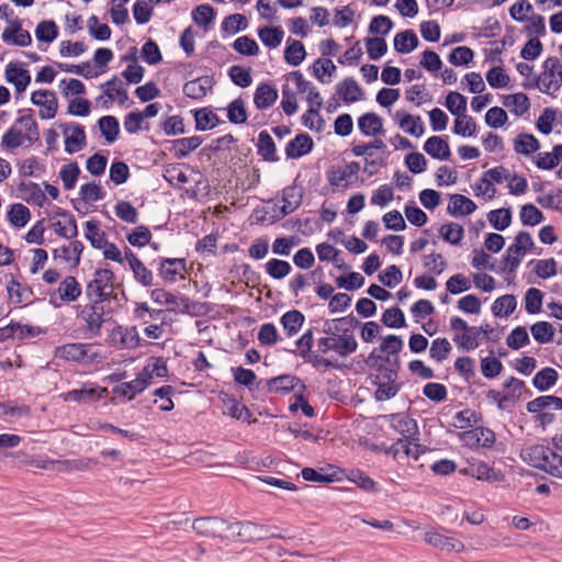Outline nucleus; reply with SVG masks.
Instances as JSON below:
<instances>
[{"label": "nucleus", "instance_id": "f257e3e1", "mask_svg": "<svg viewBox=\"0 0 562 562\" xmlns=\"http://www.w3.org/2000/svg\"><path fill=\"white\" fill-rule=\"evenodd\" d=\"M193 530L200 536L223 540L258 541L271 537L269 529L251 521L229 522L217 517L195 519Z\"/></svg>", "mask_w": 562, "mask_h": 562}, {"label": "nucleus", "instance_id": "f03ea898", "mask_svg": "<svg viewBox=\"0 0 562 562\" xmlns=\"http://www.w3.org/2000/svg\"><path fill=\"white\" fill-rule=\"evenodd\" d=\"M345 318H337L324 324L323 331L326 337L317 340L318 351L326 353L330 350L345 358L357 350L358 342L353 331L346 325Z\"/></svg>", "mask_w": 562, "mask_h": 562}, {"label": "nucleus", "instance_id": "7ed1b4c3", "mask_svg": "<svg viewBox=\"0 0 562 562\" xmlns=\"http://www.w3.org/2000/svg\"><path fill=\"white\" fill-rule=\"evenodd\" d=\"M525 462L552 476L562 479V457L544 445H532L521 450Z\"/></svg>", "mask_w": 562, "mask_h": 562}, {"label": "nucleus", "instance_id": "20e7f679", "mask_svg": "<svg viewBox=\"0 0 562 562\" xmlns=\"http://www.w3.org/2000/svg\"><path fill=\"white\" fill-rule=\"evenodd\" d=\"M55 357L79 362L82 360L99 361L103 358L100 348L94 344H66L55 349Z\"/></svg>", "mask_w": 562, "mask_h": 562}, {"label": "nucleus", "instance_id": "39448f33", "mask_svg": "<svg viewBox=\"0 0 562 562\" xmlns=\"http://www.w3.org/2000/svg\"><path fill=\"white\" fill-rule=\"evenodd\" d=\"M537 85L540 91L547 94L559 91L562 86V64L557 57H549L543 61Z\"/></svg>", "mask_w": 562, "mask_h": 562}, {"label": "nucleus", "instance_id": "423d86ee", "mask_svg": "<svg viewBox=\"0 0 562 562\" xmlns=\"http://www.w3.org/2000/svg\"><path fill=\"white\" fill-rule=\"evenodd\" d=\"M114 290V273L110 269H98L87 284L86 294L91 301L103 302Z\"/></svg>", "mask_w": 562, "mask_h": 562}, {"label": "nucleus", "instance_id": "0eeeda50", "mask_svg": "<svg viewBox=\"0 0 562 562\" xmlns=\"http://www.w3.org/2000/svg\"><path fill=\"white\" fill-rule=\"evenodd\" d=\"M373 383L376 385L374 397L378 401L394 397L401 389V383L397 382V371L384 366L379 367Z\"/></svg>", "mask_w": 562, "mask_h": 562}, {"label": "nucleus", "instance_id": "6e6552de", "mask_svg": "<svg viewBox=\"0 0 562 562\" xmlns=\"http://www.w3.org/2000/svg\"><path fill=\"white\" fill-rule=\"evenodd\" d=\"M535 246L531 235L527 232H519L506 250L505 262L509 268V271H515L521 262V259L526 252L532 249Z\"/></svg>", "mask_w": 562, "mask_h": 562}, {"label": "nucleus", "instance_id": "1a4fd4ad", "mask_svg": "<svg viewBox=\"0 0 562 562\" xmlns=\"http://www.w3.org/2000/svg\"><path fill=\"white\" fill-rule=\"evenodd\" d=\"M106 394V387H101L94 383H85L80 389L70 390L60 396L65 402L90 404L102 400Z\"/></svg>", "mask_w": 562, "mask_h": 562}, {"label": "nucleus", "instance_id": "9d476101", "mask_svg": "<svg viewBox=\"0 0 562 562\" xmlns=\"http://www.w3.org/2000/svg\"><path fill=\"white\" fill-rule=\"evenodd\" d=\"M59 127L65 138V150L68 154L80 151L86 146V133L83 126L78 123H64Z\"/></svg>", "mask_w": 562, "mask_h": 562}, {"label": "nucleus", "instance_id": "9b49d317", "mask_svg": "<svg viewBox=\"0 0 562 562\" xmlns=\"http://www.w3.org/2000/svg\"><path fill=\"white\" fill-rule=\"evenodd\" d=\"M460 439L473 448H492L496 441L495 432L485 427H476L459 434Z\"/></svg>", "mask_w": 562, "mask_h": 562}, {"label": "nucleus", "instance_id": "f8f14e48", "mask_svg": "<svg viewBox=\"0 0 562 562\" xmlns=\"http://www.w3.org/2000/svg\"><path fill=\"white\" fill-rule=\"evenodd\" d=\"M31 102L40 108V116L44 120L53 119L58 110L55 92L50 90H37L31 95Z\"/></svg>", "mask_w": 562, "mask_h": 562}, {"label": "nucleus", "instance_id": "ddd939ff", "mask_svg": "<svg viewBox=\"0 0 562 562\" xmlns=\"http://www.w3.org/2000/svg\"><path fill=\"white\" fill-rule=\"evenodd\" d=\"M424 541L441 551L462 552L464 543L456 537L445 536L438 531H428L424 535Z\"/></svg>", "mask_w": 562, "mask_h": 562}, {"label": "nucleus", "instance_id": "4468645a", "mask_svg": "<svg viewBox=\"0 0 562 562\" xmlns=\"http://www.w3.org/2000/svg\"><path fill=\"white\" fill-rule=\"evenodd\" d=\"M4 77L9 83L14 86L18 94L24 92L31 82L30 71L18 61H11L7 65Z\"/></svg>", "mask_w": 562, "mask_h": 562}, {"label": "nucleus", "instance_id": "2eb2a0df", "mask_svg": "<svg viewBox=\"0 0 562 562\" xmlns=\"http://www.w3.org/2000/svg\"><path fill=\"white\" fill-rule=\"evenodd\" d=\"M125 259L133 271L134 279L142 285L148 288L154 284L153 272L144 265V262L130 249H125Z\"/></svg>", "mask_w": 562, "mask_h": 562}, {"label": "nucleus", "instance_id": "dca6fc26", "mask_svg": "<svg viewBox=\"0 0 562 562\" xmlns=\"http://www.w3.org/2000/svg\"><path fill=\"white\" fill-rule=\"evenodd\" d=\"M111 341L119 348L134 349L140 345L136 327H115L111 333Z\"/></svg>", "mask_w": 562, "mask_h": 562}, {"label": "nucleus", "instance_id": "f3484780", "mask_svg": "<svg viewBox=\"0 0 562 562\" xmlns=\"http://www.w3.org/2000/svg\"><path fill=\"white\" fill-rule=\"evenodd\" d=\"M387 420L390 426L406 439H415L418 435L417 423L404 413L392 414Z\"/></svg>", "mask_w": 562, "mask_h": 562}, {"label": "nucleus", "instance_id": "a211bd4d", "mask_svg": "<svg viewBox=\"0 0 562 562\" xmlns=\"http://www.w3.org/2000/svg\"><path fill=\"white\" fill-rule=\"evenodd\" d=\"M394 120L403 132L412 136L420 137L425 133L420 116L408 114L405 111H396Z\"/></svg>", "mask_w": 562, "mask_h": 562}, {"label": "nucleus", "instance_id": "6ab92c4d", "mask_svg": "<svg viewBox=\"0 0 562 562\" xmlns=\"http://www.w3.org/2000/svg\"><path fill=\"white\" fill-rule=\"evenodd\" d=\"M99 303L93 301V303L83 306L80 312V317L86 323L88 330L94 335L99 334L104 322L103 307Z\"/></svg>", "mask_w": 562, "mask_h": 562}, {"label": "nucleus", "instance_id": "aec40b11", "mask_svg": "<svg viewBox=\"0 0 562 562\" xmlns=\"http://www.w3.org/2000/svg\"><path fill=\"white\" fill-rule=\"evenodd\" d=\"M148 386V373L139 372L133 381L121 383L113 387V392L120 396L133 400Z\"/></svg>", "mask_w": 562, "mask_h": 562}, {"label": "nucleus", "instance_id": "412c9836", "mask_svg": "<svg viewBox=\"0 0 562 562\" xmlns=\"http://www.w3.org/2000/svg\"><path fill=\"white\" fill-rule=\"evenodd\" d=\"M101 89L104 93V104L117 102L124 104L128 100L127 90L123 87V83L117 77H113L109 81L101 85Z\"/></svg>", "mask_w": 562, "mask_h": 562}, {"label": "nucleus", "instance_id": "4be33fe9", "mask_svg": "<svg viewBox=\"0 0 562 562\" xmlns=\"http://www.w3.org/2000/svg\"><path fill=\"white\" fill-rule=\"evenodd\" d=\"M297 385L303 387L300 379L294 375L283 374L272 379L265 380V387L270 393H289L293 391Z\"/></svg>", "mask_w": 562, "mask_h": 562}, {"label": "nucleus", "instance_id": "5701e85b", "mask_svg": "<svg viewBox=\"0 0 562 562\" xmlns=\"http://www.w3.org/2000/svg\"><path fill=\"white\" fill-rule=\"evenodd\" d=\"M2 41L16 46H29L32 43L31 34L21 27V24L12 22L2 33Z\"/></svg>", "mask_w": 562, "mask_h": 562}, {"label": "nucleus", "instance_id": "b1692460", "mask_svg": "<svg viewBox=\"0 0 562 562\" xmlns=\"http://www.w3.org/2000/svg\"><path fill=\"white\" fill-rule=\"evenodd\" d=\"M336 92L346 103H355L363 97L361 88L353 78H346L337 83Z\"/></svg>", "mask_w": 562, "mask_h": 562}, {"label": "nucleus", "instance_id": "393cba45", "mask_svg": "<svg viewBox=\"0 0 562 562\" xmlns=\"http://www.w3.org/2000/svg\"><path fill=\"white\" fill-rule=\"evenodd\" d=\"M302 189L290 186L282 191V205L280 207L283 216L293 213L302 203Z\"/></svg>", "mask_w": 562, "mask_h": 562}, {"label": "nucleus", "instance_id": "a878e982", "mask_svg": "<svg viewBox=\"0 0 562 562\" xmlns=\"http://www.w3.org/2000/svg\"><path fill=\"white\" fill-rule=\"evenodd\" d=\"M358 128L366 136H376L383 133V121L376 113L368 112L358 119Z\"/></svg>", "mask_w": 562, "mask_h": 562}, {"label": "nucleus", "instance_id": "bb28decb", "mask_svg": "<svg viewBox=\"0 0 562 562\" xmlns=\"http://www.w3.org/2000/svg\"><path fill=\"white\" fill-rule=\"evenodd\" d=\"M82 289L72 276L66 277L58 285L57 294L61 302H75L81 295Z\"/></svg>", "mask_w": 562, "mask_h": 562}, {"label": "nucleus", "instance_id": "cd10ccee", "mask_svg": "<svg viewBox=\"0 0 562 562\" xmlns=\"http://www.w3.org/2000/svg\"><path fill=\"white\" fill-rule=\"evenodd\" d=\"M9 300L12 304H29L33 301V292L27 285H23L11 279L7 285Z\"/></svg>", "mask_w": 562, "mask_h": 562}, {"label": "nucleus", "instance_id": "c85d7f7f", "mask_svg": "<svg viewBox=\"0 0 562 562\" xmlns=\"http://www.w3.org/2000/svg\"><path fill=\"white\" fill-rule=\"evenodd\" d=\"M60 218L54 220L52 226L54 232L65 238H74L78 235V228L75 217L67 213L61 212Z\"/></svg>", "mask_w": 562, "mask_h": 562}, {"label": "nucleus", "instance_id": "c756f323", "mask_svg": "<svg viewBox=\"0 0 562 562\" xmlns=\"http://www.w3.org/2000/svg\"><path fill=\"white\" fill-rule=\"evenodd\" d=\"M461 473L482 481L495 482L499 480L498 473L483 461L469 464L468 468L461 470Z\"/></svg>", "mask_w": 562, "mask_h": 562}, {"label": "nucleus", "instance_id": "7c9ffc66", "mask_svg": "<svg viewBox=\"0 0 562 562\" xmlns=\"http://www.w3.org/2000/svg\"><path fill=\"white\" fill-rule=\"evenodd\" d=\"M278 100V91L268 83H261L257 87L254 94V103L257 109L265 110L270 108Z\"/></svg>", "mask_w": 562, "mask_h": 562}, {"label": "nucleus", "instance_id": "2f4dec72", "mask_svg": "<svg viewBox=\"0 0 562 562\" xmlns=\"http://www.w3.org/2000/svg\"><path fill=\"white\" fill-rule=\"evenodd\" d=\"M424 150L439 160H447L451 155L448 142L440 136L429 137L424 144Z\"/></svg>", "mask_w": 562, "mask_h": 562}, {"label": "nucleus", "instance_id": "473e14b6", "mask_svg": "<svg viewBox=\"0 0 562 562\" xmlns=\"http://www.w3.org/2000/svg\"><path fill=\"white\" fill-rule=\"evenodd\" d=\"M313 148V139L306 134H300L285 147V154L290 158H300L308 154Z\"/></svg>", "mask_w": 562, "mask_h": 562}, {"label": "nucleus", "instance_id": "72a5a7b5", "mask_svg": "<svg viewBox=\"0 0 562 562\" xmlns=\"http://www.w3.org/2000/svg\"><path fill=\"white\" fill-rule=\"evenodd\" d=\"M346 477L366 493L376 494L380 492V485L361 470H350Z\"/></svg>", "mask_w": 562, "mask_h": 562}, {"label": "nucleus", "instance_id": "f704fd0d", "mask_svg": "<svg viewBox=\"0 0 562 562\" xmlns=\"http://www.w3.org/2000/svg\"><path fill=\"white\" fill-rule=\"evenodd\" d=\"M475 209V203L462 194L451 195L450 203L448 205V212L453 216L469 215L473 213Z\"/></svg>", "mask_w": 562, "mask_h": 562}, {"label": "nucleus", "instance_id": "c9c22d12", "mask_svg": "<svg viewBox=\"0 0 562 562\" xmlns=\"http://www.w3.org/2000/svg\"><path fill=\"white\" fill-rule=\"evenodd\" d=\"M503 105L507 108L513 114L521 116L530 109L529 98L522 93H514L504 97Z\"/></svg>", "mask_w": 562, "mask_h": 562}, {"label": "nucleus", "instance_id": "e433bc0d", "mask_svg": "<svg viewBox=\"0 0 562 562\" xmlns=\"http://www.w3.org/2000/svg\"><path fill=\"white\" fill-rule=\"evenodd\" d=\"M19 191L26 202L33 203L37 206H43L47 200L40 184L35 182H21Z\"/></svg>", "mask_w": 562, "mask_h": 562}, {"label": "nucleus", "instance_id": "4c0bfd02", "mask_svg": "<svg viewBox=\"0 0 562 562\" xmlns=\"http://www.w3.org/2000/svg\"><path fill=\"white\" fill-rule=\"evenodd\" d=\"M85 237L95 249H101L108 243L104 231L100 228V224L95 220H89L86 222Z\"/></svg>", "mask_w": 562, "mask_h": 562}, {"label": "nucleus", "instance_id": "58836bf2", "mask_svg": "<svg viewBox=\"0 0 562 562\" xmlns=\"http://www.w3.org/2000/svg\"><path fill=\"white\" fill-rule=\"evenodd\" d=\"M562 161V145H555L551 153H539L535 159V165L542 170H551Z\"/></svg>", "mask_w": 562, "mask_h": 562}, {"label": "nucleus", "instance_id": "ea45409f", "mask_svg": "<svg viewBox=\"0 0 562 562\" xmlns=\"http://www.w3.org/2000/svg\"><path fill=\"white\" fill-rule=\"evenodd\" d=\"M452 340L458 346V348L467 351L476 349L481 341L477 335L476 326H469L465 331L456 334Z\"/></svg>", "mask_w": 562, "mask_h": 562}, {"label": "nucleus", "instance_id": "a19ab883", "mask_svg": "<svg viewBox=\"0 0 562 562\" xmlns=\"http://www.w3.org/2000/svg\"><path fill=\"white\" fill-rule=\"evenodd\" d=\"M211 89V80L207 77H200L188 81L183 86V93L191 99H202Z\"/></svg>", "mask_w": 562, "mask_h": 562}, {"label": "nucleus", "instance_id": "79ce46f5", "mask_svg": "<svg viewBox=\"0 0 562 562\" xmlns=\"http://www.w3.org/2000/svg\"><path fill=\"white\" fill-rule=\"evenodd\" d=\"M418 45V37L412 30L400 32L394 37V48L401 54L413 52Z\"/></svg>", "mask_w": 562, "mask_h": 562}, {"label": "nucleus", "instance_id": "37998d69", "mask_svg": "<svg viewBox=\"0 0 562 562\" xmlns=\"http://www.w3.org/2000/svg\"><path fill=\"white\" fill-rule=\"evenodd\" d=\"M186 269L184 259H164L160 263V276L167 282H173Z\"/></svg>", "mask_w": 562, "mask_h": 562}, {"label": "nucleus", "instance_id": "c03bdc74", "mask_svg": "<svg viewBox=\"0 0 562 562\" xmlns=\"http://www.w3.org/2000/svg\"><path fill=\"white\" fill-rule=\"evenodd\" d=\"M553 407L557 411L562 409V398L553 395L539 396L527 403V409L530 413H540L541 411Z\"/></svg>", "mask_w": 562, "mask_h": 562}, {"label": "nucleus", "instance_id": "a18cd8bd", "mask_svg": "<svg viewBox=\"0 0 562 562\" xmlns=\"http://www.w3.org/2000/svg\"><path fill=\"white\" fill-rule=\"evenodd\" d=\"M540 147L538 139L531 134H519L514 139V149L517 154L529 156Z\"/></svg>", "mask_w": 562, "mask_h": 562}, {"label": "nucleus", "instance_id": "49530a36", "mask_svg": "<svg viewBox=\"0 0 562 562\" xmlns=\"http://www.w3.org/2000/svg\"><path fill=\"white\" fill-rule=\"evenodd\" d=\"M7 216L12 226L21 228L24 227L31 220V212L25 205L21 203H14L8 211Z\"/></svg>", "mask_w": 562, "mask_h": 562}, {"label": "nucleus", "instance_id": "de8ad7c7", "mask_svg": "<svg viewBox=\"0 0 562 562\" xmlns=\"http://www.w3.org/2000/svg\"><path fill=\"white\" fill-rule=\"evenodd\" d=\"M516 306V297L513 294H505L494 301L492 312L497 317H508Z\"/></svg>", "mask_w": 562, "mask_h": 562}, {"label": "nucleus", "instance_id": "09e8293b", "mask_svg": "<svg viewBox=\"0 0 562 562\" xmlns=\"http://www.w3.org/2000/svg\"><path fill=\"white\" fill-rule=\"evenodd\" d=\"M304 315L296 310L289 311L281 317V324L289 336L295 335L304 323Z\"/></svg>", "mask_w": 562, "mask_h": 562}, {"label": "nucleus", "instance_id": "8fccbe9b", "mask_svg": "<svg viewBox=\"0 0 562 562\" xmlns=\"http://www.w3.org/2000/svg\"><path fill=\"white\" fill-rule=\"evenodd\" d=\"M558 372L552 368H544L536 373L532 384L539 391H547L557 383Z\"/></svg>", "mask_w": 562, "mask_h": 562}, {"label": "nucleus", "instance_id": "3c124183", "mask_svg": "<svg viewBox=\"0 0 562 562\" xmlns=\"http://www.w3.org/2000/svg\"><path fill=\"white\" fill-rule=\"evenodd\" d=\"M284 36V32L280 27L265 26L258 31V37L269 48H277Z\"/></svg>", "mask_w": 562, "mask_h": 562}, {"label": "nucleus", "instance_id": "603ef678", "mask_svg": "<svg viewBox=\"0 0 562 562\" xmlns=\"http://www.w3.org/2000/svg\"><path fill=\"white\" fill-rule=\"evenodd\" d=\"M27 140L26 135L16 125L11 126L1 138V147L4 149H15Z\"/></svg>", "mask_w": 562, "mask_h": 562}, {"label": "nucleus", "instance_id": "864d4df0", "mask_svg": "<svg viewBox=\"0 0 562 562\" xmlns=\"http://www.w3.org/2000/svg\"><path fill=\"white\" fill-rule=\"evenodd\" d=\"M533 339L539 344H548L554 337V328L549 322H537L530 327Z\"/></svg>", "mask_w": 562, "mask_h": 562}, {"label": "nucleus", "instance_id": "5fc2aeb1", "mask_svg": "<svg viewBox=\"0 0 562 562\" xmlns=\"http://www.w3.org/2000/svg\"><path fill=\"white\" fill-rule=\"evenodd\" d=\"M453 132L463 137L473 136L476 133V123L471 116L462 113L454 120Z\"/></svg>", "mask_w": 562, "mask_h": 562}, {"label": "nucleus", "instance_id": "6e6d98bb", "mask_svg": "<svg viewBox=\"0 0 562 562\" xmlns=\"http://www.w3.org/2000/svg\"><path fill=\"white\" fill-rule=\"evenodd\" d=\"M439 234L442 239L451 245H458L463 238V227L458 223H448L441 225Z\"/></svg>", "mask_w": 562, "mask_h": 562}, {"label": "nucleus", "instance_id": "4d7b16f0", "mask_svg": "<svg viewBox=\"0 0 562 562\" xmlns=\"http://www.w3.org/2000/svg\"><path fill=\"white\" fill-rule=\"evenodd\" d=\"M58 36V27L54 21L46 20L37 24L35 37L40 42L52 43Z\"/></svg>", "mask_w": 562, "mask_h": 562}, {"label": "nucleus", "instance_id": "13d9d810", "mask_svg": "<svg viewBox=\"0 0 562 562\" xmlns=\"http://www.w3.org/2000/svg\"><path fill=\"white\" fill-rule=\"evenodd\" d=\"M490 224L497 231H504L512 223V212L509 209L493 210L487 214Z\"/></svg>", "mask_w": 562, "mask_h": 562}, {"label": "nucleus", "instance_id": "bf43d9fd", "mask_svg": "<svg viewBox=\"0 0 562 562\" xmlns=\"http://www.w3.org/2000/svg\"><path fill=\"white\" fill-rule=\"evenodd\" d=\"M305 55L304 45L300 41H292L284 50V59L291 66H299Z\"/></svg>", "mask_w": 562, "mask_h": 562}, {"label": "nucleus", "instance_id": "052dcab7", "mask_svg": "<svg viewBox=\"0 0 562 562\" xmlns=\"http://www.w3.org/2000/svg\"><path fill=\"white\" fill-rule=\"evenodd\" d=\"M99 128L109 143H113L119 135L120 125L114 116H103L99 120Z\"/></svg>", "mask_w": 562, "mask_h": 562}, {"label": "nucleus", "instance_id": "680f3d73", "mask_svg": "<svg viewBox=\"0 0 562 562\" xmlns=\"http://www.w3.org/2000/svg\"><path fill=\"white\" fill-rule=\"evenodd\" d=\"M467 98L459 92L451 91L446 97L445 105L456 116L467 112Z\"/></svg>", "mask_w": 562, "mask_h": 562}, {"label": "nucleus", "instance_id": "e2e57ef3", "mask_svg": "<svg viewBox=\"0 0 562 562\" xmlns=\"http://www.w3.org/2000/svg\"><path fill=\"white\" fill-rule=\"evenodd\" d=\"M519 217L522 225L525 226H536L540 224L544 218L542 212L533 204L522 205L520 209Z\"/></svg>", "mask_w": 562, "mask_h": 562}, {"label": "nucleus", "instance_id": "0e129e2a", "mask_svg": "<svg viewBox=\"0 0 562 562\" xmlns=\"http://www.w3.org/2000/svg\"><path fill=\"white\" fill-rule=\"evenodd\" d=\"M201 144L202 139L199 136H191L177 139L173 145L176 156L179 158H183L188 156L191 151L196 149Z\"/></svg>", "mask_w": 562, "mask_h": 562}, {"label": "nucleus", "instance_id": "69168bd1", "mask_svg": "<svg viewBox=\"0 0 562 562\" xmlns=\"http://www.w3.org/2000/svg\"><path fill=\"white\" fill-rule=\"evenodd\" d=\"M258 153L266 160H276V145L268 132L262 131L258 135Z\"/></svg>", "mask_w": 562, "mask_h": 562}, {"label": "nucleus", "instance_id": "338daca9", "mask_svg": "<svg viewBox=\"0 0 562 562\" xmlns=\"http://www.w3.org/2000/svg\"><path fill=\"white\" fill-rule=\"evenodd\" d=\"M530 342L528 331L525 327L514 328L506 338L507 346L513 350H518Z\"/></svg>", "mask_w": 562, "mask_h": 562}, {"label": "nucleus", "instance_id": "774afa93", "mask_svg": "<svg viewBox=\"0 0 562 562\" xmlns=\"http://www.w3.org/2000/svg\"><path fill=\"white\" fill-rule=\"evenodd\" d=\"M227 117L234 124H243L247 121L245 102L240 98L233 100L228 104Z\"/></svg>", "mask_w": 562, "mask_h": 562}]
</instances>
